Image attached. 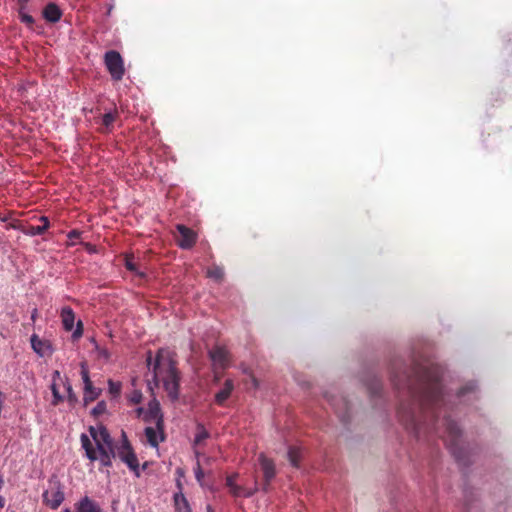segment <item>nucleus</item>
I'll list each match as a JSON object with an SVG mask.
<instances>
[{"instance_id": "f257e3e1", "label": "nucleus", "mask_w": 512, "mask_h": 512, "mask_svg": "<svg viewBox=\"0 0 512 512\" xmlns=\"http://www.w3.org/2000/svg\"><path fill=\"white\" fill-rule=\"evenodd\" d=\"M441 376L439 367L432 364H414L409 368L394 364L392 382L398 390L405 392L406 397L399 405L398 415L416 438L432 431L442 436L440 429L443 428L454 456L459 459L457 447L461 429L449 417H439L442 410L446 412Z\"/></svg>"}, {"instance_id": "f03ea898", "label": "nucleus", "mask_w": 512, "mask_h": 512, "mask_svg": "<svg viewBox=\"0 0 512 512\" xmlns=\"http://www.w3.org/2000/svg\"><path fill=\"white\" fill-rule=\"evenodd\" d=\"M146 362L153 367V379L162 383L163 389L171 401H177L180 394L181 373L177 367L175 353L168 348H160L152 358V352L148 351Z\"/></svg>"}, {"instance_id": "7ed1b4c3", "label": "nucleus", "mask_w": 512, "mask_h": 512, "mask_svg": "<svg viewBox=\"0 0 512 512\" xmlns=\"http://www.w3.org/2000/svg\"><path fill=\"white\" fill-rule=\"evenodd\" d=\"M80 442L82 448L85 450V455L90 461L99 460L104 467L112 466V458L116 456L114 447L107 448L99 445V449H95L93 444L86 434H81Z\"/></svg>"}, {"instance_id": "20e7f679", "label": "nucleus", "mask_w": 512, "mask_h": 512, "mask_svg": "<svg viewBox=\"0 0 512 512\" xmlns=\"http://www.w3.org/2000/svg\"><path fill=\"white\" fill-rule=\"evenodd\" d=\"M43 503L51 509H57L64 501V487L56 476L48 481V488L44 491Z\"/></svg>"}, {"instance_id": "39448f33", "label": "nucleus", "mask_w": 512, "mask_h": 512, "mask_svg": "<svg viewBox=\"0 0 512 512\" xmlns=\"http://www.w3.org/2000/svg\"><path fill=\"white\" fill-rule=\"evenodd\" d=\"M117 455L134 472L136 477H140L139 461L125 432H122V443L118 448Z\"/></svg>"}, {"instance_id": "423d86ee", "label": "nucleus", "mask_w": 512, "mask_h": 512, "mask_svg": "<svg viewBox=\"0 0 512 512\" xmlns=\"http://www.w3.org/2000/svg\"><path fill=\"white\" fill-rule=\"evenodd\" d=\"M104 63L113 80L120 81L123 78L125 74L124 61L119 52L107 51L104 55Z\"/></svg>"}, {"instance_id": "0eeeda50", "label": "nucleus", "mask_w": 512, "mask_h": 512, "mask_svg": "<svg viewBox=\"0 0 512 512\" xmlns=\"http://www.w3.org/2000/svg\"><path fill=\"white\" fill-rule=\"evenodd\" d=\"M258 462L263 473L262 490L268 492L271 487V482L276 476V467L272 459L266 457L264 453L258 456Z\"/></svg>"}, {"instance_id": "6e6552de", "label": "nucleus", "mask_w": 512, "mask_h": 512, "mask_svg": "<svg viewBox=\"0 0 512 512\" xmlns=\"http://www.w3.org/2000/svg\"><path fill=\"white\" fill-rule=\"evenodd\" d=\"M80 374H81V378L84 383L83 401H84V404L87 405L88 403L95 401L99 397V395L101 394V389L93 386V383L90 379L89 371H88V368H87L85 362L81 363Z\"/></svg>"}, {"instance_id": "1a4fd4ad", "label": "nucleus", "mask_w": 512, "mask_h": 512, "mask_svg": "<svg viewBox=\"0 0 512 512\" xmlns=\"http://www.w3.org/2000/svg\"><path fill=\"white\" fill-rule=\"evenodd\" d=\"M144 422L149 425L161 427L164 425V415L162 413L160 403L156 398H153L148 403V408L143 416Z\"/></svg>"}, {"instance_id": "9d476101", "label": "nucleus", "mask_w": 512, "mask_h": 512, "mask_svg": "<svg viewBox=\"0 0 512 512\" xmlns=\"http://www.w3.org/2000/svg\"><path fill=\"white\" fill-rule=\"evenodd\" d=\"M176 230L179 234L176 237V241L180 248L190 249L195 245L197 235L191 228H188L183 224H178L176 226Z\"/></svg>"}, {"instance_id": "9b49d317", "label": "nucleus", "mask_w": 512, "mask_h": 512, "mask_svg": "<svg viewBox=\"0 0 512 512\" xmlns=\"http://www.w3.org/2000/svg\"><path fill=\"white\" fill-rule=\"evenodd\" d=\"M144 435L146 437L147 443L153 447L157 448L159 444L166 439L165 434V425L161 427H157L155 425H149L144 429Z\"/></svg>"}, {"instance_id": "f8f14e48", "label": "nucleus", "mask_w": 512, "mask_h": 512, "mask_svg": "<svg viewBox=\"0 0 512 512\" xmlns=\"http://www.w3.org/2000/svg\"><path fill=\"white\" fill-rule=\"evenodd\" d=\"M75 512H103L100 505L88 496L82 497L74 504ZM62 512H71L65 508Z\"/></svg>"}, {"instance_id": "ddd939ff", "label": "nucleus", "mask_w": 512, "mask_h": 512, "mask_svg": "<svg viewBox=\"0 0 512 512\" xmlns=\"http://www.w3.org/2000/svg\"><path fill=\"white\" fill-rule=\"evenodd\" d=\"M39 220L42 222V225H27L20 228V231L27 236H37L44 234L49 226L50 222L46 216H41Z\"/></svg>"}, {"instance_id": "4468645a", "label": "nucleus", "mask_w": 512, "mask_h": 512, "mask_svg": "<svg viewBox=\"0 0 512 512\" xmlns=\"http://www.w3.org/2000/svg\"><path fill=\"white\" fill-rule=\"evenodd\" d=\"M234 390V382L231 379H226L223 387L215 394V403L219 406H224L225 402L231 396Z\"/></svg>"}, {"instance_id": "2eb2a0df", "label": "nucleus", "mask_w": 512, "mask_h": 512, "mask_svg": "<svg viewBox=\"0 0 512 512\" xmlns=\"http://www.w3.org/2000/svg\"><path fill=\"white\" fill-rule=\"evenodd\" d=\"M42 14L44 19L50 23H56L62 17V11L55 3L47 4L43 9Z\"/></svg>"}, {"instance_id": "dca6fc26", "label": "nucleus", "mask_w": 512, "mask_h": 512, "mask_svg": "<svg viewBox=\"0 0 512 512\" xmlns=\"http://www.w3.org/2000/svg\"><path fill=\"white\" fill-rule=\"evenodd\" d=\"M57 381L63 382L59 371H54L52 375L51 391L53 395L52 405L57 406L64 401V397L60 394Z\"/></svg>"}, {"instance_id": "f3484780", "label": "nucleus", "mask_w": 512, "mask_h": 512, "mask_svg": "<svg viewBox=\"0 0 512 512\" xmlns=\"http://www.w3.org/2000/svg\"><path fill=\"white\" fill-rule=\"evenodd\" d=\"M97 449H99V445L102 447L111 448L113 447V440L110 436L109 431L103 425H100V432L97 435V438L94 440Z\"/></svg>"}, {"instance_id": "a211bd4d", "label": "nucleus", "mask_w": 512, "mask_h": 512, "mask_svg": "<svg viewBox=\"0 0 512 512\" xmlns=\"http://www.w3.org/2000/svg\"><path fill=\"white\" fill-rule=\"evenodd\" d=\"M337 403H334L335 411L338 414L340 420L343 423L348 422L349 420V406L345 398L341 397L336 400Z\"/></svg>"}, {"instance_id": "6ab92c4d", "label": "nucleus", "mask_w": 512, "mask_h": 512, "mask_svg": "<svg viewBox=\"0 0 512 512\" xmlns=\"http://www.w3.org/2000/svg\"><path fill=\"white\" fill-rule=\"evenodd\" d=\"M63 327L66 331H71L74 327L75 314L70 307H64L61 311Z\"/></svg>"}, {"instance_id": "aec40b11", "label": "nucleus", "mask_w": 512, "mask_h": 512, "mask_svg": "<svg viewBox=\"0 0 512 512\" xmlns=\"http://www.w3.org/2000/svg\"><path fill=\"white\" fill-rule=\"evenodd\" d=\"M302 458V449L296 446H290L288 449V459L291 465L295 468L300 466V461Z\"/></svg>"}, {"instance_id": "412c9836", "label": "nucleus", "mask_w": 512, "mask_h": 512, "mask_svg": "<svg viewBox=\"0 0 512 512\" xmlns=\"http://www.w3.org/2000/svg\"><path fill=\"white\" fill-rule=\"evenodd\" d=\"M117 117H118V112L116 110L114 112L105 113L102 116L103 128H102L101 131L104 132V133L110 132L112 130L113 123L115 122Z\"/></svg>"}, {"instance_id": "4be33fe9", "label": "nucleus", "mask_w": 512, "mask_h": 512, "mask_svg": "<svg viewBox=\"0 0 512 512\" xmlns=\"http://www.w3.org/2000/svg\"><path fill=\"white\" fill-rule=\"evenodd\" d=\"M229 490H230V493L234 497H241V496H243V497H250V496H252L258 490V487H257V482H255V488L253 490H247L244 487L235 484Z\"/></svg>"}, {"instance_id": "5701e85b", "label": "nucleus", "mask_w": 512, "mask_h": 512, "mask_svg": "<svg viewBox=\"0 0 512 512\" xmlns=\"http://www.w3.org/2000/svg\"><path fill=\"white\" fill-rule=\"evenodd\" d=\"M31 345L33 350L41 356L45 355V349L49 348V344L45 341H42L37 335L33 334L31 336Z\"/></svg>"}, {"instance_id": "b1692460", "label": "nucleus", "mask_w": 512, "mask_h": 512, "mask_svg": "<svg viewBox=\"0 0 512 512\" xmlns=\"http://www.w3.org/2000/svg\"><path fill=\"white\" fill-rule=\"evenodd\" d=\"M210 357L213 361L224 365L227 361V351L222 347H215L210 351Z\"/></svg>"}, {"instance_id": "393cba45", "label": "nucleus", "mask_w": 512, "mask_h": 512, "mask_svg": "<svg viewBox=\"0 0 512 512\" xmlns=\"http://www.w3.org/2000/svg\"><path fill=\"white\" fill-rule=\"evenodd\" d=\"M210 434L205 427L198 423L196 426V434L194 438V445H200L205 439L209 438Z\"/></svg>"}, {"instance_id": "a878e982", "label": "nucleus", "mask_w": 512, "mask_h": 512, "mask_svg": "<svg viewBox=\"0 0 512 512\" xmlns=\"http://www.w3.org/2000/svg\"><path fill=\"white\" fill-rule=\"evenodd\" d=\"M207 276L215 281H221L224 277V270L222 267L214 265L207 269Z\"/></svg>"}, {"instance_id": "bb28decb", "label": "nucleus", "mask_w": 512, "mask_h": 512, "mask_svg": "<svg viewBox=\"0 0 512 512\" xmlns=\"http://www.w3.org/2000/svg\"><path fill=\"white\" fill-rule=\"evenodd\" d=\"M125 267H126L127 270H129L130 272L135 273L139 277H144L145 276V274L143 272H140L138 270L137 264L135 263L133 256H129V255L126 256V258H125Z\"/></svg>"}, {"instance_id": "cd10ccee", "label": "nucleus", "mask_w": 512, "mask_h": 512, "mask_svg": "<svg viewBox=\"0 0 512 512\" xmlns=\"http://www.w3.org/2000/svg\"><path fill=\"white\" fill-rule=\"evenodd\" d=\"M63 384H64V387L67 392V400L71 406H74L78 402V398H77L75 392L73 391L71 384L69 383V381L67 379L65 382L63 381Z\"/></svg>"}, {"instance_id": "c85d7f7f", "label": "nucleus", "mask_w": 512, "mask_h": 512, "mask_svg": "<svg viewBox=\"0 0 512 512\" xmlns=\"http://www.w3.org/2000/svg\"><path fill=\"white\" fill-rule=\"evenodd\" d=\"M177 487L179 492L174 494V505L178 512H182L184 511V501L179 496L184 494L182 493V484L180 481L177 482Z\"/></svg>"}, {"instance_id": "c756f323", "label": "nucleus", "mask_w": 512, "mask_h": 512, "mask_svg": "<svg viewBox=\"0 0 512 512\" xmlns=\"http://www.w3.org/2000/svg\"><path fill=\"white\" fill-rule=\"evenodd\" d=\"M477 389V386L474 382H469L462 386L458 391V396L463 397L468 393H474Z\"/></svg>"}, {"instance_id": "7c9ffc66", "label": "nucleus", "mask_w": 512, "mask_h": 512, "mask_svg": "<svg viewBox=\"0 0 512 512\" xmlns=\"http://www.w3.org/2000/svg\"><path fill=\"white\" fill-rule=\"evenodd\" d=\"M109 393L114 397L120 395L122 385L120 382H114L113 380L108 381Z\"/></svg>"}, {"instance_id": "2f4dec72", "label": "nucleus", "mask_w": 512, "mask_h": 512, "mask_svg": "<svg viewBox=\"0 0 512 512\" xmlns=\"http://www.w3.org/2000/svg\"><path fill=\"white\" fill-rule=\"evenodd\" d=\"M143 398L142 392L140 390H133L129 395V400L133 404H139L141 403Z\"/></svg>"}, {"instance_id": "473e14b6", "label": "nucleus", "mask_w": 512, "mask_h": 512, "mask_svg": "<svg viewBox=\"0 0 512 512\" xmlns=\"http://www.w3.org/2000/svg\"><path fill=\"white\" fill-rule=\"evenodd\" d=\"M105 411H106V403L104 401H100L93 408L92 414L95 416H99V415L103 414Z\"/></svg>"}, {"instance_id": "72a5a7b5", "label": "nucleus", "mask_w": 512, "mask_h": 512, "mask_svg": "<svg viewBox=\"0 0 512 512\" xmlns=\"http://www.w3.org/2000/svg\"><path fill=\"white\" fill-rule=\"evenodd\" d=\"M195 477L199 483L202 482V479L204 477V472L201 468L199 460H197L196 467L194 468Z\"/></svg>"}, {"instance_id": "f704fd0d", "label": "nucleus", "mask_w": 512, "mask_h": 512, "mask_svg": "<svg viewBox=\"0 0 512 512\" xmlns=\"http://www.w3.org/2000/svg\"><path fill=\"white\" fill-rule=\"evenodd\" d=\"M20 20L30 27L34 24V18L29 14H23Z\"/></svg>"}, {"instance_id": "c9c22d12", "label": "nucleus", "mask_w": 512, "mask_h": 512, "mask_svg": "<svg viewBox=\"0 0 512 512\" xmlns=\"http://www.w3.org/2000/svg\"><path fill=\"white\" fill-rule=\"evenodd\" d=\"M237 474L229 475L226 478V486L230 489L236 484Z\"/></svg>"}, {"instance_id": "e433bc0d", "label": "nucleus", "mask_w": 512, "mask_h": 512, "mask_svg": "<svg viewBox=\"0 0 512 512\" xmlns=\"http://www.w3.org/2000/svg\"><path fill=\"white\" fill-rule=\"evenodd\" d=\"M100 432V425L97 427L90 426L89 427V433L93 440L97 438L98 433Z\"/></svg>"}, {"instance_id": "4c0bfd02", "label": "nucleus", "mask_w": 512, "mask_h": 512, "mask_svg": "<svg viewBox=\"0 0 512 512\" xmlns=\"http://www.w3.org/2000/svg\"><path fill=\"white\" fill-rule=\"evenodd\" d=\"M81 335H82V323H81V322H79V323H78V326H77V329H76V330L74 331V333H73V336H74V337H79V336H81Z\"/></svg>"}, {"instance_id": "58836bf2", "label": "nucleus", "mask_w": 512, "mask_h": 512, "mask_svg": "<svg viewBox=\"0 0 512 512\" xmlns=\"http://www.w3.org/2000/svg\"><path fill=\"white\" fill-rule=\"evenodd\" d=\"M17 1H18V5H22V9L27 8L28 0H17Z\"/></svg>"}, {"instance_id": "ea45409f", "label": "nucleus", "mask_w": 512, "mask_h": 512, "mask_svg": "<svg viewBox=\"0 0 512 512\" xmlns=\"http://www.w3.org/2000/svg\"><path fill=\"white\" fill-rule=\"evenodd\" d=\"M79 236V232H77L76 230H73L69 233V237L72 238V237H78Z\"/></svg>"}, {"instance_id": "a19ab883", "label": "nucleus", "mask_w": 512, "mask_h": 512, "mask_svg": "<svg viewBox=\"0 0 512 512\" xmlns=\"http://www.w3.org/2000/svg\"><path fill=\"white\" fill-rule=\"evenodd\" d=\"M25 10L26 9H22V5H19V9H18V12H19V17L21 18L23 14H26L25 13Z\"/></svg>"}, {"instance_id": "79ce46f5", "label": "nucleus", "mask_w": 512, "mask_h": 512, "mask_svg": "<svg viewBox=\"0 0 512 512\" xmlns=\"http://www.w3.org/2000/svg\"><path fill=\"white\" fill-rule=\"evenodd\" d=\"M36 316H37V309H34L33 312H32V315H31V319H32L33 322L35 321Z\"/></svg>"}, {"instance_id": "37998d69", "label": "nucleus", "mask_w": 512, "mask_h": 512, "mask_svg": "<svg viewBox=\"0 0 512 512\" xmlns=\"http://www.w3.org/2000/svg\"><path fill=\"white\" fill-rule=\"evenodd\" d=\"M136 411H137L138 416H140L142 414L144 415V413H145V411L142 407H139Z\"/></svg>"}, {"instance_id": "c03bdc74", "label": "nucleus", "mask_w": 512, "mask_h": 512, "mask_svg": "<svg viewBox=\"0 0 512 512\" xmlns=\"http://www.w3.org/2000/svg\"><path fill=\"white\" fill-rule=\"evenodd\" d=\"M4 507V499L0 496V508Z\"/></svg>"}, {"instance_id": "a18cd8bd", "label": "nucleus", "mask_w": 512, "mask_h": 512, "mask_svg": "<svg viewBox=\"0 0 512 512\" xmlns=\"http://www.w3.org/2000/svg\"><path fill=\"white\" fill-rule=\"evenodd\" d=\"M207 512H214L210 505L207 506Z\"/></svg>"}, {"instance_id": "49530a36", "label": "nucleus", "mask_w": 512, "mask_h": 512, "mask_svg": "<svg viewBox=\"0 0 512 512\" xmlns=\"http://www.w3.org/2000/svg\"><path fill=\"white\" fill-rule=\"evenodd\" d=\"M253 382H254V385L257 386L258 385V382L255 378H253Z\"/></svg>"}, {"instance_id": "de8ad7c7", "label": "nucleus", "mask_w": 512, "mask_h": 512, "mask_svg": "<svg viewBox=\"0 0 512 512\" xmlns=\"http://www.w3.org/2000/svg\"><path fill=\"white\" fill-rule=\"evenodd\" d=\"M195 455H196V457H199L200 454L198 451H195Z\"/></svg>"}]
</instances>
